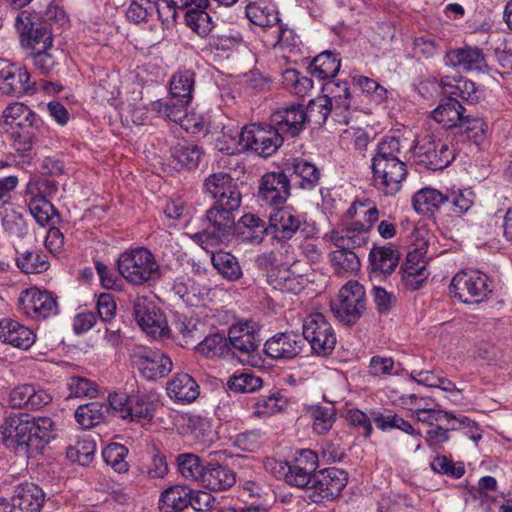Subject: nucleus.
<instances>
[{"instance_id": "obj_38", "label": "nucleus", "mask_w": 512, "mask_h": 512, "mask_svg": "<svg viewBox=\"0 0 512 512\" xmlns=\"http://www.w3.org/2000/svg\"><path fill=\"white\" fill-rule=\"evenodd\" d=\"M306 414L311 422L313 432L318 435L327 434L336 421V410L333 406L309 405L306 408Z\"/></svg>"}, {"instance_id": "obj_62", "label": "nucleus", "mask_w": 512, "mask_h": 512, "mask_svg": "<svg viewBox=\"0 0 512 512\" xmlns=\"http://www.w3.org/2000/svg\"><path fill=\"white\" fill-rule=\"evenodd\" d=\"M196 349L198 353L208 358L222 357L229 352L227 339L218 333L207 336Z\"/></svg>"}, {"instance_id": "obj_46", "label": "nucleus", "mask_w": 512, "mask_h": 512, "mask_svg": "<svg viewBox=\"0 0 512 512\" xmlns=\"http://www.w3.org/2000/svg\"><path fill=\"white\" fill-rule=\"evenodd\" d=\"M206 251L211 253L213 266L224 278L235 281L242 276V269L232 254L223 251L216 252L214 248Z\"/></svg>"}, {"instance_id": "obj_33", "label": "nucleus", "mask_w": 512, "mask_h": 512, "mask_svg": "<svg viewBox=\"0 0 512 512\" xmlns=\"http://www.w3.org/2000/svg\"><path fill=\"white\" fill-rule=\"evenodd\" d=\"M191 489L185 485H173L163 490L159 496L160 512H179L189 506Z\"/></svg>"}, {"instance_id": "obj_2", "label": "nucleus", "mask_w": 512, "mask_h": 512, "mask_svg": "<svg viewBox=\"0 0 512 512\" xmlns=\"http://www.w3.org/2000/svg\"><path fill=\"white\" fill-rule=\"evenodd\" d=\"M402 148L399 138L386 136L377 144L371 158L373 185L386 196L398 193L407 177Z\"/></svg>"}, {"instance_id": "obj_29", "label": "nucleus", "mask_w": 512, "mask_h": 512, "mask_svg": "<svg viewBox=\"0 0 512 512\" xmlns=\"http://www.w3.org/2000/svg\"><path fill=\"white\" fill-rule=\"evenodd\" d=\"M228 340L233 348L244 354H250L258 348L257 325L253 321H240L232 325Z\"/></svg>"}, {"instance_id": "obj_8", "label": "nucleus", "mask_w": 512, "mask_h": 512, "mask_svg": "<svg viewBox=\"0 0 512 512\" xmlns=\"http://www.w3.org/2000/svg\"><path fill=\"white\" fill-rule=\"evenodd\" d=\"M348 474L339 468L330 467L313 474L308 498L314 503L331 501L340 496L347 485Z\"/></svg>"}, {"instance_id": "obj_25", "label": "nucleus", "mask_w": 512, "mask_h": 512, "mask_svg": "<svg viewBox=\"0 0 512 512\" xmlns=\"http://www.w3.org/2000/svg\"><path fill=\"white\" fill-rule=\"evenodd\" d=\"M44 500V492L39 486L24 483L14 488L10 504L15 512H40Z\"/></svg>"}, {"instance_id": "obj_31", "label": "nucleus", "mask_w": 512, "mask_h": 512, "mask_svg": "<svg viewBox=\"0 0 512 512\" xmlns=\"http://www.w3.org/2000/svg\"><path fill=\"white\" fill-rule=\"evenodd\" d=\"M234 236L244 243L259 244L264 235L269 234L268 226L265 222L254 214H244L235 224L233 229Z\"/></svg>"}, {"instance_id": "obj_39", "label": "nucleus", "mask_w": 512, "mask_h": 512, "mask_svg": "<svg viewBox=\"0 0 512 512\" xmlns=\"http://www.w3.org/2000/svg\"><path fill=\"white\" fill-rule=\"evenodd\" d=\"M130 397L122 392H114L109 394L107 401L100 405L98 409V424L100 420L109 421L112 417L117 416L122 419L129 417Z\"/></svg>"}, {"instance_id": "obj_14", "label": "nucleus", "mask_w": 512, "mask_h": 512, "mask_svg": "<svg viewBox=\"0 0 512 512\" xmlns=\"http://www.w3.org/2000/svg\"><path fill=\"white\" fill-rule=\"evenodd\" d=\"M19 32L21 44L24 48L43 52V49H50L53 43L52 32L42 23H34L31 15L26 11L18 14L15 22Z\"/></svg>"}, {"instance_id": "obj_42", "label": "nucleus", "mask_w": 512, "mask_h": 512, "mask_svg": "<svg viewBox=\"0 0 512 512\" xmlns=\"http://www.w3.org/2000/svg\"><path fill=\"white\" fill-rule=\"evenodd\" d=\"M445 199V194L439 190L425 187L414 194L412 202L417 213L428 215L438 211L441 205L445 203Z\"/></svg>"}, {"instance_id": "obj_9", "label": "nucleus", "mask_w": 512, "mask_h": 512, "mask_svg": "<svg viewBox=\"0 0 512 512\" xmlns=\"http://www.w3.org/2000/svg\"><path fill=\"white\" fill-rule=\"evenodd\" d=\"M130 358L134 368L147 380L165 377L173 369L171 358L159 349L138 346Z\"/></svg>"}, {"instance_id": "obj_49", "label": "nucleus", "mask_w": 512, "mask_h": 512, "mask_svg": "<svg viewBox=\"0 0 512 512\" xmlns=\"http://www.w3.org/2000/svg\"><path fill=\"white\" fill-rule=\"evenodd\" d=\"M284 169L292 172L303 180V187H312L319 179L320 173L316 166L301 158H289L283 163Z\"/></svg>"}, {"instance_id": "obj_64", "label": "nucleus", "mask_w": 512, "mask_h": 512, "mask_svg": "<svg viewBox=\"0 0 512 512\" xmlns=\"http://www.w3.org/2000/svg\"><path fill=\"white\" fill-rule=\"evenodd\" d=\"M445 197V202L452 205V211L456 214L468 212L475 202V194L469 188L452 190Z\"/></svg>"}, {"instance_id": "obj_58", "label": "nucleus", "mask_w": 512, "mask_h": 512, "mask_svg": "<svg viewBox=\"0 0 512 512\" xmlns=\"http://www.w3.org/2000/svg\"><path fill=\"white\" fill-rule=\"evenodd\" d=\"M228 389L236 393H253L263 386L262 378L250 372H236L230 376L226 383Z\"/></svg>"}, {"instance_id": "obj_50", "label": "nucleus", "mask_w": 512, "mask_h": 512, "mask_svg": "<svg viewBox=\"0 0 512 512\" xmlns=\"http://www.w3.org/2000/svg\"><path fill=\"white\" fill-rule=\"evenodd\" d=\"M194 76L190 70L176 72L170 80V96L180 98L183 103H190L194 88Z\"/></svg>"}, {"instance_id": "obj_10", "label": "nucleus", "mask_w": 512, "mask_h": 512, "mask_svg": "<svg viewBox=\"0 0 512 512\" xmlns=\"http://www.w3.org/2000/svg\"><path fill=\"white\" fill-rule=\"evenodd\" d=\"M414 156L419 164L432 170L447 167L454 158L449 144L431 134H426L416 141Z\"/></svg>"}, {"instance_id": "obj_41", "label": "nucleus", "mask_w": 512, "mask_h": 512, "mask_svg": "<svg viewBox=\"0 0 512 512\" xmlns=\"http://www.w3.org/2000/svg\"><path fill=\"white\" fill-rule=\"evenodd\" d=\"M372 270L390 274L398 265V251L391 245L374 247L369 253Z\"/></svg>"}, {"instance_id": "obj_12", "label": "nucleus", "mask_w": 512, "mask_h": 512, "mask_svg": "<svg viewBox=\"0 0 512 512\" xmlns=\"http://www.w3.org/2000/svg\"><path fill=\"white\" fill-rule=\"evenodd\" d=\"M246 150L266 158L272 156L283 144V135L272 124L253 123L243 128Z\"/></svg>"}, {"instance_id": "obj_5", "label": "nucleus", "mask_w": 512, "mask_h": 512, "mask_svg": "<svg viewBox=\"0 0 512 512\" xmlns=\"http://www.w3.org/2000/svg\"><path fill=\"white\" fill-rule=\"evenodd\" d=\"M118 271L134 286L157 280L161 276V268L155 256L143 247L124 251L118 258Z\"/></svg>"}, {"instance_id": "obj_3", "label": "nucleus", "mask_w": 512, "mask_h": 512, "mask_svg": "<svg viewBox=\"0 0 512 512\" xmlns=\"http://www.w3.org/2000/svg\"><path fill=\"white\" fill-rule=\"evenodd\" d=\"M349 219L361 218L363 222L354 220L341 229H333L324 235V239L335 247L347 246L350 248L365 245L370 236L372 227L379 220V210L369 198L356 199L346 211Z\"/></svg>"}, {"instance_id": "obj_26", "label": "nucleus", "mask_w": 512, "mask_h": 512, "mask_svg": "<svg viewBox=\"0 0 512 512\" xmlns=\"http://www.w3.org/2000/svg\"><path fill=\"white\" fill-rule=\"evenodd\" d=\"M200 388L192 376L178 373L166 384V394L177 404H190L199 396Z\"/></svg>"}, {"instance_id": "obj_57", "label": "nucleus", "mask_w": 512, "mask_h": 512, "mask_svg": "<svg viewBox=\"0 0 512 512\" xmlns=\"http://www.w3.org/2000/svg\"><path fill=\"white\" fill-rule=\"evenodd\" d=\"M243 138V129L224 127L222 134L216 140V147L219 151L227 154H236L246 150V141Z\"/></svg>"}, {"instance_id": "obj_21", "label": "nucleus", "mask_w": 512, "mask_h": 512, "mask_svg": "<svg viewBox=\"0 0 512 512\" xmlns=\"http://www.w3.org/2000/svg\"><path fill=\"white\" fill-rule=\"evenodd\" d=\"M206 192L215 200V204H230L231 207H239L241 204V195L236 184L230 175L226 173H215L210 175L204 183Z\"/></svg>"}, {"instance_id": "obj_13", "label": "nucleus", "mask_w": 512, "mask_h": 512, "mask_svg": "<svg viewBox=\"0 0 512 512\" xmlns=\"http://www.w3.org/2000/svg\"><path fill=\"white\" fill-rule=\"evenodd\" d=\"M303 336L317 355H327L336 344L331 324L321 313L310 314L303 323Z\"/></svg>"}, {"instance_id": "obj_27", "label": "nucleus", "mask_w": 512, "mask_h": 512, "mask_svg": "<svg viewBox=\"0 0 512 512\" xmlns=\"http://www.w3.org/2000/svg\"><path fill=\"white\" fill-rule=\"evenodd\" d=\"M172 291L185 304L189 306H198L208 298L210 289L205 285L198 283L190 275L183 274L174 279Z\"/></svg>"}, {"instance_id": "obj_54", "label": "nucleus", "mask_w": 512, "mask_h": 512, "mask_svg": "<svg viewBox=\"0 0 512 512\" xmlns=\"http://www.w3.org/2000/svg\"><path fill=\"white\" fill-rule=\"evenodd\" d=\"M402 270L403 284L411 290L418 289L428 277L426 260L409 261V257H407Z\"/></svg>"}, {"instance_id": "obj_35", "label": "nucleus", "mask_w": 512, "mask_h": 512, "mask_svg": "<svg viewBox=\"0 0 512 512\" xmlns=\"http://www.w3.org/2000/svg\"><path fill=\"white\" fill-rule=\"evenodd\" d=\"M157 405V397L153 394L130 396L129 417L126 420L149 423L154 417Z\"/></svg>"}, {"instance_id": "obj_32", "label": "nucleus", "mask_w": 512, "mask_h": 512, "mask_svg": "<svg viewBox=\"0 0 512 512\" xmlns=\"http://www.w3.org/2000/svg\"><path fill=\"white\" fill-rule=\"evenodd\" d=\"M235 482L236 476L231 469L218 463H207L200 485L211 491H224Z\"/></svg>"}, {"instance_id": "obj_34", "label": "nucleus", "mask_w": 512, "mask_h": 512, "mask_svg": "<svg viewBox=\"0 0 512 512\" xmlns=\"http://www.w3.org/2000/svg\"><path fill=\"white\" fill-rule=\"evenodd\" d=\"M207 7L208 2H186V23L201 36L207 35L213 27L212 18L206 11Z\"/></svg>"}, {"instance_id": "obj_52", "label": "nucleus", "mask_w": 512, "mask_h": 512, "mask_svg": "<svg viewBox=\"0 0 512 512\" xmlns=\"http://www.w3.org/2000/svg\"><path fill=\"white\" fill-rule=\"evenodd\" d=\"M170 417L173 421V428L181 435L192 434L194 437H199L201 431L205 430L207 426L206 421L196 415L188 413L172 412Z\"/></svg>"}, {"instance_id": "obj_53", "label": "nucleus", "mask_w": 512, "mask_h": 512, "mask_svg": "<svg viewBox=\"0 0 512 512\" xmlns=\"http://www.w3.org/2000/svg\"><path fill=\"white\" fill-rule=\"evenodd\" d=\"M177 465L182 477L197 482L199 485L201 484L206 464H203L197 455L190 453L180 454L177 457Z\"/></svg>"}, {"instance_id": "obj_56", "label": "nucleus", "mask_w": 512, "mask_h": 512, "mask_svg": "<svg viewBox=\"0 0 512 512\" xmlns=\"http://www.w3.org/2000/svg\"><path fill=\"white\" fill-rule=\"evenodd\" d=\"M127 456V447L119 443H110L102 450L104 462L119 474L126 473L129 470Z\"/></svg>"}, {"instance_id": "obj_36", "label": "nucleus", "mask_w": 512, "mask_h": 512, "mask_svg": "<svg viewBox=\"0 0 512 512\" xmlns=\"http://www.w3.org/2000/svg\"><path fill=\"white\" fill-rule=\"evenodd\" d=\"M16 252V265L25 274H41L50 267L47 254L40 249H24Z\"/></svg>"}, {"instance_id": "obj_22", "label": "nucleus", "mask_w": 512, "mask_h": 512, "mask_svg": "<svg viewBox=\"0 0 512 512\" xmlns=\"http://www.w3.org/2000/svg\"><path fill=\"white\" fill-rule=\"evenodd\" d=\"M439 85L450 98H460L468 103H477L484 98L483 88L463 76H442Z\"/></svg>"}, {"instance_id": "obj_59", "label": "nucleus", "mask_w": 512, "mask_h": 512, "mask_svg": "<svg viewBox=\"0 0 512 512\" xmlns=\"http://www.w3.org/2000/svg\"><path fill=\"white\" fill-rule=\"evenodd\" d=\"M96 444L94 440H80L74 446L66 450V457L71 462H77L81 466H88L94 460Z\"/></svg>"}, {"instance_id": "obj_19", "label": "nucleus", "mask_w": 512, "mask_h": 512, "mask_svg": "<svg viewBox=\"0 0 512 512\" xmlns=\"http://www.w3.org/2000/svg\"><path fill=\"white\" fill-rule=\"evenodd\" d=\"M303 222V215L291 206H285L271 213L268 231L275 239L288 240L293 237Z\"/></svg>"}, {"instance_id": "obj_60", "label": "nucleus", "mask_w": 512, "mask_h": 512, "mask_svg": "<svg viewBox=\"0 0 512 512\" xmlns=\"http://www.w3.org/2000/svg\"><path fill=\"white\" fill-rule=\"evenodd\" d=\"M201 155L202 151L198 146L186 142L179 143L172 152L173 160L177 165L189 169L198 165Z\"/></svg>"}, {"instance_id": "obj_15", "label": "nucleus", "mask_w": 512, "mask_h": 512, "mask_svg": "<svg viewBox=\"0 0 512 512\" xmlns=\"http://www.w3.org/2000/svg\"><path fill=\"white\" fill-rule=\"evenodd\" d=\"M35 85L29 71L21 64H10L0 70V92L3 95L20 97L33 94Z\"/></svg>"}, {"instance_id": "obj_61", "label": "nucleus", "mask_w": 512, "mask_h": 512, "mask_svg": "<svg viewBox=\"0 0 512 512\" xmlns=\"http://www.w3.org/2000/svg\"><path fill=\"white\" fill-rule=\"evenodd\" d=\"M283 85L291 93L304 97L313 88V82L310 78L301 75L295 69H287L282 75Z\"/></svg>"}, {"instance_id": "obj_17", "label": "nucleus", "mask_w": 512, "mask_h": 512, "mask_svg": "<svg viewBox=\"0 0 512 512\" xmlns=\"http://www.w3.org/2000/svg\"><path fill=\"white\" fill-rule=\"evenodd\" d=\"M19 307L24 314L35 319H45L58 313L56 298L50 292L37 288H30L20 296Z\"/></svg>"}, {"instance_id": "obj_40", "label": "nucleus", "mask_w": 512, "mask_h": 512, "mask_svg": "<svg viewBox=\"0 0 512 512\" xmlns=\"http://www.w3.org/2000/svg\"><path fill=\"white\" fill-rule=\"evenodd\" d=\"M245 12L253 24L261 27L273 26L279 22V13L272 2H249Z\"/></svg>"}, {"instance_id": "obj_48", "label": "nucleus", "mask_w": 512, "mask_h": 512, "mask_svg": "<svg viewBox=\"0 0 512 512\" xmlns=\"http://www.w3.org/2000/svg\"><path fill=\"white\" fill-rule=\"evenodd\" d=\"M25 201L30 214L41 226L54 224V217L57 216L54 206L48 199L25 194Z\"/></svg>"}, {"instance_id": "obj_37", "label": "nucleus", "mask_w": 512, "mask_h": 512, "mask_svg": "<svg viewBox=\"0 0 512 512\" xmlns=\"http://www.w3.org/2000/svg\"><path fill=\"white\" fill-rule=\"evenodd\" d=\"M464 108L455 98L442 100L432 111V118L445 128L459 126L463 119Z\"/></svg>"}, {"instance_id": "obj_47", "label": "nucleus", "mask_w": 512, "mask_h": 512, "mask_svg": "<svg viewBox=\"0 0 512 512\" xmlns=\"http://www.w3.org/2000/svg\"><path fill=\"white\" fill-rule=\"evenodd\" d=\"M268 281L274 289L298 294L303 289L304 278L301 275L283 269L277 272L271 271L268 275Z\"/></svg>"}, {"instance_id": "obj_51", "label": "nucleus", "mask_w": 512, "mask_h": 512, "mask_svg": "<svg viewBox=\"0 0 512 512\" xmlns=\"http://www.w3.org/2000/svg\"><path fill=\"white\" fill-rule=\"evenodd\" d=\"M189 103H183L180 98L170 96L166 100H157L150 104V110L157 116L179 123L185 114Z\"/></svg>"}, {"instance_id": "obj_7", "label": "nucleus", "mask_w": 512, "mask_h": 512, "mask_svg": "<svg viewBox=\"0 0 512 512\" xmlns=\"http://www.w3.org/2000/svg\"><path fill=\"white\" fill-rule=\"evenodd\" d=\"M365 291L357 281H348L331 303L335 316L346 324L355 323L365 310Z\"/></svg>"}, {"instance_id": "obj_45", "label": "nucleus", "mask_w": 512, "mask_h": 512, "mask_svg": "<svg viewBox=\"0 0 512 512\" xmlns=\"http://www.w3.org/2000/svg\"><path fill=\"white\" fill-rule=\"evenodd\" d=\"M40 131V123L26 124L16 129H5L9 135L13 148L20 153L30 151L37 140Z\"/></svg>"}, {"instance_id": "obj_23", "label": "nucleus", "mask_w": 512, "mask_h": 512, "mask_svg": "<svg viewBox=\"0 0 512 512\" xmlns=\"http://www.w3.org/2000/svg\"><path fill=\"white\" fill-rule=\"evenodd\" d=\"M307 113L300 104L277 109L271 115V124L281 135L296 136L304 128Z\"/></svg>"}, {"instance_id": "obj_1", "label": "nucleus", "mask_w": 512, "mask_h": 512, "mask_svg": "<svg viewBox=\"0 0 512 512\" xmlns=\"http://www.w3.org/2000/svg\"><path fill=\"white\" fill-rule=\"evenodd\" d=\"M53 421L48 417L30 418L28 414L9 416L2 425L4 444L20 456L32 457L53 438Z\"/></svg>"}, {"instance_id": "obj_11", "label": "nucleus", "mask_w": 512, "mask_h": 512, "mask_svg": "<svg viewBox=\"0 0 512 512\" xmlns=\"http://www.w3.org/2000/svg\"><path fill=\"white\" fill-rule=\"evenodd\" d=\"M134 317L139 327L153 339L170 336L164 313L147 297H138L134 303Z\"/></svg>"}, {"instance_id": "obj_16", "label": "nucleus", "mask_w": 512, "mask_h": 512, "mask_svg": "<svg viewBox=\"0 0 512 512\" xmlns=\"http://www.w3.org/2000/svg\"><path fill=\"white\" fill-rule=\"evenodd\" d=\"M322 91L333 105L335 121L339 123L347 124L350 110L360 108L353 100L346 81L328 80L322 86Z\"/></svg>"}, {"instance_id": "obj_24", "label": "nucleus", "mask_w": 512, "mask_h": 512, "mask_svg": "<svg viewBox=\"0 0 512 512\" xmlns=\"http://www.w3.org/2000/svg\"><path fill=\"white\" fill-rule=\"evenodd\" d=\"M302 349V340L293 332L277 333L269 338L264 345V351L268 357L276 360L292 359Z\"/></svg>"}, {"instance_id": "obj_43", "label": "nucleus", "mask_w": 512, "mask_h": 512, "mask_svg": "<svg viewBox=\"0 0 512 512\" xmlns=\"http://www.w3.org/2000/svg\"><path fill=\"white\" fill-rule=\"evenodd\" d=\"M331 266L339 275H351L360 268V260L352 248L336 247L329 255Z\"/></svg>"}, {"instance_id": "obj_55", "label": "nucleus", "mask_w": 512, "mask_h": 512, "mask_svg": "<svg viewBox=\"0 0 512 512\" xmlns=\"http://www.w3.org/2000/svg\"><path fill=\"white\" fill-rule=\"evenodd\" d=\"M351 80L353 85L359 88L376 105L382 104L388 98L387 89L372 78L354 74L351 76Z\"/></svg>"}, {"instance_id": "obj_4", "label": "nucleus", "mask_w": 512, "mask_h": 512, "mask_svg": "<svg viewBox=\"0 0 512 512\" xmlns=\"http://www.w3.org/2000/svg\"><path fill=\"white\" fill-rule=\"evenodd\" d=\"M239 207L214 204L206 213V227L202 232L196 233L191 238L204 250L215 248L218 245L227 243L234 236L235 226L234 211Z\"/></svg>"}, {"instance_id": "obj_20", "label": "nucleus", "mask_w": 512, "mask_h": 512, "mask_svg": "<svg viewBox=\"0 0 512 512\" xmlns=\"http://www.w3.org/2000/svg\"><path fill=\"white\" fill-rule=\"evenodd\" d=\"M259 198L268 205L284 203L290 196V181L283 172L265 173L260 180Z\"/></svg>"}, {"instance_id": "obj_30", "label": "nucleus", "mask_w": 512, "mask_h": 512, "mask_svg": "<svg viewBox=\"0 0 512 512\" xmlns=\"http://www.w3.org/2000/svg\"><path fill=\"white\" fill-rule=\"evenodd\" d=\"M36 339L34 332L19 322L5 318L0 321V340L16 348L26 350Z\"/></svg>"}, {"instance_id": "obj_28", "label": "nucleus", "mask_w": 512, "mask_h": 512, "mask_svg": "<svg viewBox=\"0 0 512 512\" xmlns=\"http://www.w3.org/2000/svg\"><path fill=\"white\" fill-rule=\"evenodd\" d=\"M289 406L288 398L281 391H273L269 395L259 396L248 404L250 417L266 419L278 413L284 412Z\"/></svg>"}, {"instance_id": "obj_18", "label": "nucleus", "mask_w": 512, "mask_h": 512, "mask_svg": "<svg viewBox=\"0 0 512 512\" xmlns=\"http://www.w3.org/2000/svg\"><path fill=\"white\" fill-rule=\"evenodd\" d=\"M445 64L464 72H485L488 68L483 50L470 45L449 50L445 55Z\"/></svg>"}, {"instance_id": "obj_6", "label": "nucleus", "mask_w": 512, "mask_h": 512, "mask_svg": "<svg viewBox=\"0 0 512 512\" xmlns=\"http://www.w3.org/2000/svg\"><path fill=\"white\" fill-rule=\"evenodd\" d=\"M450 292L463 303H481L491 294L492 284L481 271L462 270L453 276Z\"/></svg>"}, {"instance_id": "obj_63", "label": "nucleus", "mask_w": 512, "mask_h": 512, "mask_svg": "<svg viewBox=\"0 0 512 512\" xmlns=\"http://www.w3.org/2000/svg\"><path fill=\"white\" fill-rule=\"evenodd\" d=\"M232 444L244 452H257L264 443V434L260 430H249L238 433L231 438Z\"/></svg>"}, {"instance_id": "obj_44", "label": "nucleus", "mask_w": 512, "mask_h": 512, "mask_svg": "<svg viewBox=\"0 0 512 512\" xmlns=\"http://www.w3.org/2000/svg\"><path fill=\"white\" fill-rule=\"evenodd\" d=\"M340 59L336 54L325 51L317 55L309 65L313 77L326 80L334 77L340 69Z\"/></svg>"}]
</instances>
